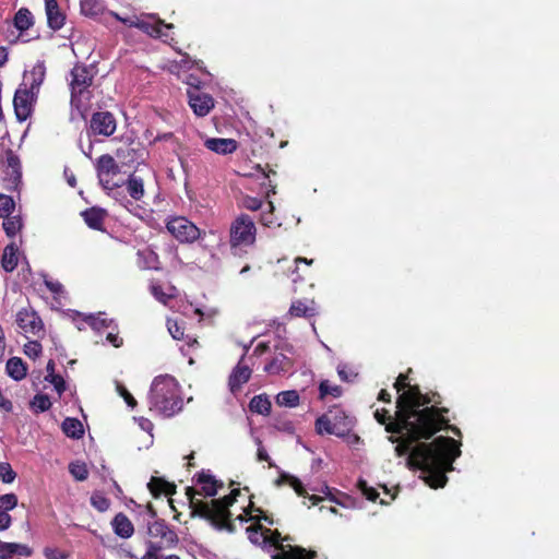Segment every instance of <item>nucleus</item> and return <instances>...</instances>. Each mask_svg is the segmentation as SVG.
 I'll return each instance as SVG.
<instances>
[{"instance_id":"nucleus-1","label":"nucleus","mask_w":559,"mask_h":559,"mask_svg":"<svg viewBox=\"0 0 559 559\" xmlns=\"http://www.w3.org/2000/svg\"><path fill=\"white\" fill-rule=\"evenodd\" d=\"M399 404L402 416L388 426V432L391 433L389 441L396 443V455H408V466L420 469L429 487H444L448 481L445 473L453 469V462L461 455V443L443 436L428 443L419 441L429 440L441 431L448 424L442 413H449V408L440 405L426 406L416 415L411 412L409 396L401 399Z\"/></svg>"},{"instance_id":"nucleus-2","label":"nucleus","mask_w":559,"mask_h":559,"mask_svg":"<svg viewBox=\"0 0 559 559\" xmlns=\"http://www.w3.org/2000/svg\"><path fill=\"white\" fill-rule=\"evenodd\" d=\"M193 480L200 488L187 487L186 496L189 500L191 516H199L209 521L216 530L234 533L236 526L231 521L229 508L236 502L240 495L239 488L231 489L230 493L218 499H212L211 502H204L197 496L214 497L218 489L223 487V483L218 481L209 472L202 471L198 473Z\"/></svg>"},{"instance_id":"nucleus-3","label":"nucleus","mask_w":559,"mask_h":559,"mask_svg":"<svg viewBox=\"0 0 559 559\" xmlns=\"http://www.w3.org/2000/svg\"><path fill=\"white\" fill-rule=\"evenodd\" d=\"M183 401L177 380L169 376L156 377L150 391V409L164 417H171L182 409Z\"/></svg>"},{"instance_id":"nucleus-4","label":"nucleus","mask_w":559,"mask_h":559,"mask_svg":"<svg viewBox=\"0 0 559 559\" xmlns=\"http://www.w3.org/2000/svg\"><path fill=\"white\" fill-rule=\"evenodd\" d=\"M404 396H409L411 400V412L413 414H420L421 409L426 406H432V405H441L442 404V397L441 395L436 391H429L426 393H423L421 391H418L416 388L409 389L406 393H401L396 397L395 402V413L392 415L390 411L385 408H380L374 412V418L380 425H384L385 431L388 432V426L390 423L397 421L400 419V416L402 414L400 413L401 406H400V400Z\"/></svg>"},{"instance_id":"nucleus-5","label":"nucleus","mask_w":559,"mask_h":559,"mask_svg":"<svg viewBox=\"0 0 559 559\" xmlns=\"http://www.w3.org/2000/svg\"><path fill=\"white\" fill-rule=\"evenodd\" d=\"M257 239L254 219L248 214L241 213L229 227V245L234 253L237 250L253 246Z\"/></svg>"},{"instance_id":"nucleus-6","label":"nucleus","mask_w":559,"mask_h":559,"mask_svg":"<svg viewBox=\"0 0 559 559\" xmlns=\"http://www.w3.org/2000/svg\"><path fill=\"white\" fill-rule=\"evenodd\" d=\"M70 78L71 104L80 108L83 99L91 98L90 88L94 82V73L87 66L76 63L70 72Z\"/></svg>"},{"instance_id":"nucleus-7","label":"nucleus","mask_w":559,"mask_h":559,"mask_svg":"<svg viewBox=\"0 0 559 559\" xmlns=\"http://www.w3.org/2000/svg\"><path fill=\"white\" fill-rule=\"evenodd\" d=\"M288 539V536L282 538L281 533L276 530L265 528V545L274 546L278 550L272 556V559H318L319 555L316 550H308L301 546L288 545L285 547L282 542Z\"/></svg>"},{"instance_id":"nucleus-8","label":"nucleus","mask_w":559,"mask_h":559,"mask_svg":"<svg viewBox=\"0 0 559 559\" xmlns=\"http://www.w3.org/2000/svg\"><path fill=\"white\" fill-rule=\"evenodd\" d=\"M166 228L181 243H192L201 237V230L185 216L168 219Z\"/></svg>"},{"instance_id":"nucleus-9","label":"nucleus","mask_w":559,"mask_h":559,"mask_svg":"<svg viewBox=\"0 0 559 559\" xmlns=\"http://www.w3.org/2000/svg\"><path fill=\"white\" fill-rule=\"evenodd\" d=\"M15 322L20 331L25 335L43 337L45 335V326L41 318L31 307L21 308L15 314Z\"/></svg>"},{"instance_id":"nucleus-10","label":"nucleus","mask_w":559,"mask_h":559,"mask_svg":"<svg viewBox=\"0 0 559 559\" xmlns=\"http://www.w3.org/2000/svg\"><path fill=\"white\" fill-rule=\"evenodd\" d=\"M96 171L99 183L105 190L112 191L122 186L114 180V177L120 173V167L111 155L103 154L98 157Z\"/></svg>"},{"instance_id":"nucleus-11","label":"nucleus","mask_w":559,"mask_h":559,"mask_svg":"<svg viewBox=\"0 0 559 559\" xmlns=\"http://www.w3.org/2000/svg\"><path fill=\"white\" fill-rule=\"evenodd\" d=\"M150 540L159 545L163 549L174 548L179 543L177 533L166 523L165 520H156L147 527Z\"/></svg>"},{"instance_id":"nucleus-12","label":"nucleus","mask_w":559,"mask_h":559,"mask_svg":"<svg viewBox=\"0 0 559 559\" xmlns=\"http://www.w3.org/2000/svg\"><path fill=\"white\" fill-rule=\"evenodd\" d=\"M117 128L115 116L109 111H96L90 120V132L94 135L108 138L112 135Z\"/></svg>"},{"instance_id":"nucleus-13","label":"nucleus","mask_w":559,"mask_h":559,"mask_svg":"<svg viewBox=\"0 0 559 559\" xmlns=\"http://www.w3.org/2000/svg\"><path fill=\"white\" fill-rule=\"evenodd\" d=\"M36 98L37 94L33 93L28 88L20 86L15 91L13 107L19 121H25L31 117Z\"/></svg>"},{"instance_id":"nucleus-14","label":"nucleus","mask_w":559,"mask_h":559,"mask_svg":"<svg viewBox=\"0 0 559 559\" xmlns=\"http://www.w3.org/2000/svg\"><path fill=\"white\" fill-rule=\"evenodd\" d=\"M188 103L198 117H205L214 108V98L199 87L188 90Z\"/></svg>"},{"instance_id":"nucleus-15","label":"nucleus","mask_w":559,"mask_h":559,"mask_svg":"<svg viewBox=\"0 0 559 559\" xmlns=\"http://www.w3.org/2000/svg\"><path fill=\"white\" fill-rule=\"evenodd\" d=\"M46 76V67L43 61H38L33 66L29 71H25L21 87L28 88L35 94H38L39 88Z\"/></svg>"},{"instance_id":"nucleus-16","label":"nucleus","mask_w":559,"mask_h":559,"mask_svg":"<svg viewBox=\"0 0 559 559\" xmlns=\"http://www.w3.org/2000/svg\"><path fill=\"white\" fill-rule=\"evenodd\" d=\"M328 415H331V420L333 425V429H335L337 432H335L336 437H345L348 435V432L352 430L353 421L352 419L346 415V413L337 407L334 406L328 411Z\"/></svg>"},{"instance_id":"nucleus-17","label":"nucleus","mask_w":559,"mask_h":559,"mask_svg":"<svg viewBox=\"0 0 559 559\" xmlns=\"http://www.w3.org/2000/svg\"><path fill=\"white\" fill-rule=\"evenodd\" d=\"M275 484L277 486L289 485L299 497H308V499L311 501L312 506L318 504L322 500L321 497L316 496V495L308 496L300 479L288 474V473L282 472L280 474L278 478L276 479Z\"/></svg>"},{"instance_id":"nucleus-18","label":"nucleus","mask_w":559,"mask_h":559,"mask_svg":"<svg viewBox=\"0 0 559 559\" xmlns=\"http://www.w3.org/2000/svg\"><path fill=\"white\" fill-rule=\"evenodd\" d=\"M45 11L49 28L59 31L66 23V14L60 9L57 0H45Z\"/></svg>"},{"instance_id":"nucleus-19","label":"nucleus","mask_w":559,"mask_h":559,"mask_svg":"<svg viewBox=\"0 0 559 559\" xmlns=\"http://www.w3.org/2000/svg\"><path fill=\"white\" fill-rule=\"evenodd\" d=\"M129 25L135 26L136 28L141 29L147 35L156 38L167 36V33H165L164 29H170L174 27L173 24H166L164 21L159 19L154 22L147 20H138L136 22L130 23Z\"/></svg>"},{"instance_id":"nucleus-20","label":"nucleus","mask_w":559,"mask_h":559,"mask_svg":"<svg viewBox=\"0 0 559 559\" xmlns=\"http://www.w3.org/2000/svg\"><path fill=\"white\" fill-rule=\"evenodd\" d=\"M136 263L141 270H162L159 257L151 247H145L136 252Z\"/></svg>"},{"instance_id":"nucleus-21","label":"nucleus","mask_w":559,"mask_h":559,"mask_svg":"<svg viewBox=\"0 0 559 559\" xmlns=\"http://www.w3.org/2000/svg\"><path fill=\"white\" fill-rule=\"evenodd\" d=\"M85 224L94 230H104V222L107 217V211L98 206H92L81 213Z\"/></svg>"},{"instance_id":"nucleus-22","label":"nucleus","mask_w":559,"mask_h":559,"mask_svg":"<svg viewBox=\"0 0 559 559\" xmlns=\"http://www.w3.org/2000/svg\"><path fill=\"white\" fill-rule=\"evenodd\" d=\"M251 377V369L242 364V359L233 370L229 376L228 385L233 393L240 390V388L249 381Z\"/></svg>"},{"instance_id":"nucleus-23","label":"nucleus","mask_w":559,"mask_h":559,"mask_svg":"<svg viewBox=\"0 0 559 559\" xmlns=\"http://www.w3.org/2000/svg\"><path fill=\"white\" fill-rule=\"evenodd\" d=\"M147 488L154 498H159L162 495L171 497L176 493V485L158 476L151 477Z\"/></svg>"},{"instance_id":"nucleus-24","label":"nucleus","mask_w":559,"mask_h":559,"mask_svg":"<svg viewBox=\"0 0 559 559\" xmlns=\"http://www.w3.org/2000/svg\"><path fill=\"white\" fill-rule=\"evenodd\" d=\"M204 145L207 150L215 152L217 154L227 155L234 153L238 143L234 139H223V138H211L204 142Z\"/></svg>"},{"instance_id":"nucleus-25","label":"nucleus","mask_w":559,"mask_h":559,"mask_svg":"<svg viewBox=\"0 0 559 559\" xmlns=\"http://www.w3.org/2000/svg\"><path fill=\"white\" fill-rule=\"evenodd\" d=\"M312 263V259L308 260L307 258L301 257L296 258L295 267L290 273L292 281L294 283H298L312 280V271L310 269Z\"/></svg>"},{"instance_id":"nucleus-26","label":"nucleus","mask_w":559,"mask_h":559,"mask_svg":"<svg viewBox=\"0 0 559 559\" xmlns=\"http://www.w3.org/2000/svg\"><path fill=\"white\" fill-rule=\"evenodd\" d=\"M32 554L33 550L27 545L0 540V559H12L14 556L29 557Z\"/></svg>"},{"instance_id":"nucleus-27","label":"nucleus","mask_w":559,"mask_h":559,"mask_svg":"<svg viewBox=\"0 0 559 559\" xmlns=\"http://www.w3.org/2000/svg\"><path fill=\"white\" fill-rule=\"evenodd\" d=\"M111 526L115 534L121 538H129L134 533V526L132 522L122 512H119L118 514L115 515V518L111 521Z\"/></svg>"},{"instance_id":"nucleus-28","label":"nucleus","mask_w":559,"mask_h":559,"mask_svg":"<svg viewBox=\"0 0 559 559\" xmlns=\"http://www.w3.org/2000/svg\"><path fill=\"white\" fill-rule=\"evenodd\" d=\"M293 368V360L284 354H277L265 365L264 370L271 374L288 372Z\"/></svg>"},{"instance_id":"nucleus-29","label":"nucleus","mask_w":559,"mask_h":559,"mask_svg":"<svg viewBox=\"0 0 559 559\" xmlns=\"http://www.w3.org/2000/svg\"><path fill=\"white\" fill-rule=\"evenodd\" d=\"M237 520L240 522L254 521L255 523H260V521L263 520L270 525L274 524V520L266 515L261 508H254L252 501H250V504L243 510V514L237 516Z\"/></svg>"},{"instance_id":"nucleus-30","label":"nucleus","mask_w":559,"mask_h":559,"mask_svg":"<svg viewBox=\"0 0 559 559\" xmlns=\"http://www.w3.org/2000/svg\"><path fill=\"white\" fill-rule=\"evenodd\" d=\"M5 370L8 374L16 381L24 379L27 373L26 364L19 357L10 358L7 361Z\"/></svg>"},{"instance_id":"nucleus-31","label":"nucleus","mask_w":559,"mask_h":559,"mask_svg":"<svg viewBox=\"0 0 559 559\" xmlns=\"http://www.w3.org/2000/svg\"><path fill=\"white\" fill-rule=\"evenodd\" d=\"M17 248L14 243L8 245L2 253L1 265L5 272H13L17 266Z\"/></svg>"},{"instance_id":"nucleus-32","label":"nucleus","mask_w":559,"mask_h":559,"mask_svg":"<svg viewBox=\"0 0 559 559\" xmlns=\"http://www.w3.org/2000/svg\"><path fill=\"white\" fill-rule=\"evenodd\" d=\"M61 428L63 433L72 439H80L84 435L83 425L76 418L67 417L63 420Z\"/></svg>"},{"instance_id":"nucleus-33","label":"nucleus","mask_w":559,"mask_h":559,"mask_svg":"<svg viewBox=\"0 0 559 559\" xmlns=\"http://www.w3.org/2000/svg\"><path fill=\"white\" fill-rule=\"evenodd\" d=\"M316 313L313 306H309L299 299L293 301L288 310V314L295 318H312Z\"/></svg>"},{"instance_id":"nucleus-34","label":"nucleus","mask_w":559,"mask_h":559,"mask_svg":"<svg viewBox=\"0 0 559 559\" xmlns=\"http://www.w3.org/2000/svg\"><path fill=\"white\" fill-rule=\"evenodd\" d=\"M81 13L85 16H98L105 12V4L103 0H81Z\"/></svg>"},{"instance_id":"nucleus-35","label":"nucleus","mask_w":559,"mask_h":559,"mask_svg":"<svg viewBox=\"0 0 559 559\" xmlns=\"http://www.w3.org/2000/svg\"><path fill=\"white\" fill-rule=\"evenodd\" d=\"M249 408L252 413L266 416L271 413L272 404L265 394H259L251 399Z\"/></svg>"},{"instance_id":"nucleus-36","label":"nucleus","mask_w":559,"mask_h":559,"mask_svg":"<svg viewBox=\"0 0 559 559\" xmlns=\"http://www.w3.org/2000/svg\"><path fill=\"white\" fill-rule=\"evenodd\" d=\"M34 25V17L27 8H21L14 15V26L24 32Z\"/></svg>"},{"instance_id":"nucleus-37","label":"nucleus","mask_w":559,"mask_h":559,"mask_svg":"<svg viewBox=\"0 0 559 559\" xmlns=\"http://www.w3.org/2000/svg\"><path fill=\"white\" fill-rule=\"evenodd\" d=\"M127 191L134 200H141L144 195L143 179L131 175L127 180Z\"/></svg>"},{"instance_id":"nucleus-38","label":"nucleus","mask_w":559,"mask_h":559,"mask_svg":"<svg viewBox=\"0 0 559 559\" xmlns=\"http://www.w3.org/2000/svg\"><path fill=\"white\" fill-rule=\"evenodd\" d=\"M300 402L296 390L282 391L276 395V404L285 407H296Z\"/></svg>"},{"instance_id":"nucleus-39","label":"nucleus","mask_w":559,"mask_h":559,"mask_svg":"<svg viewBox=\"0 0 559 559\" xmlns=\"http://www.w3.org/2000/svg\"><path fill=\"white\" fill-rule=\"evenodd\" d=\"M5 163L8 168L12 170L14 181L20 180L22 176L21 162L19 156L11 148L5 151Z\"/></svg>"},{"instance_id":"nucleus-40","label":"nucleus","mask_w":559,"mask_h":559,"mask_svg":"<svg viewBox=\"0 0 559 559\" xmlns=\"http://www.w3.org/2000/svg\"><path fill=\"white\" fill-rule=\"evenodd\" d=\"M248 538L255 545H265V528L261 523H254L247 528Z\"/></svg>"},{"instance_id":"nucleus-41","label":"nucleus","mask_w":559,"mask_h":559,"mask_svg":"<svg viewBox=\"0 0 559 559\" xmlns=\"http://www.w3.org/2000/svg\"><path fill=\"white\" fill-rule=\"evenodd\" d=\"M331 415H328V413L321 415L316 420V431L318 435H334L337 432L335 429H333V423L331 420Z\"/></svg>"},{"instance_id":"nucleus-42","label":"nucleus","mask_w":559,"mask_h":559,"mask_svg":"<svg viewBox=\"0 0 559 559\" xmlns=\"http://www.w3.org/2000/svg\"><path fill=\"white\" fill-rule=\"evenodd\" d=\"M31 408L35 413H44L51 407V401L47 394L38 393L31 401Z\"/></svg>"},{"instance_id":"nucleus-43","label":"nucleus","mask_w":559,"mask_h":559,"mask_svg":"<svg viewBox=\"0 0 559 559\" xmlns=\"http://www.w3.org/2000/svg\"><path fill=\"white\" fill-rule=\"evenodd\" d=\"M2 223L3 229L9 237H14L22 228V221L19 216H7L3 217Z\"/></svg>"},{"instance_id":"nucleus-44","label":"nucleus","mask_w":559,"mask_h":559,"mask_svg":"<svg viewBox=\"0 0 559 559\" xmlns=\"http://www.w3.org/2000/svg\"><path fill=\"white\" fill-rule=\"evenodd\" d=\"M69 472L79 481H83L88 477V469L83 462H72L69 464Z\"/></svg>"},{"instance_id":"nucleus-45","label":"nucleus","mask_w":559,"mask_h":559,"mask_svg":"<svg viewBox=\"0 0 559 559\" xmlns=\"http://www.w3.org/2000/svg\"><path fill=\"white\" fill-rule=\"evenodd\" d=\"M167 329L173 336V338L182 341L187 338V344H190V338L185 335V328L177 320H167Z\"/></svg>"},{"instance_id":"nucleus-46","label":"nucleus","mask_w":559,"mask_h":559,"mask_svg":"<svg viewBox=\"0 0 559 559\" xmlns=\"http://www.w3.org/2000/svg\"><path fill=\"white\" fill-rule=\"evenodd\" d=\"M320 399L323 400L326 395L338 397L342 395V388L340 385H332L329 380H323L319 385Z\"/></svg>"},{"instance_id":"nucleus-47","label":"nucleus","mask_w":559,"mask_h":559,"mask_svg":"<svg viewBox=\"0 0 559 559\" xmlns=\"http://www.w3.org/2000/svg\"><path fill=\"white\" fill-rule=\"evenodd\" d=\"M91 504L99 512H105L110 507V500L102 492H94L91 496Z\"/></svg>"},{"instance_id":"nucleus-48","label":"nucleus","mask_w":559,"mask_h":559,"mask_svg":"<svg viewBox=\"0 0 559 559\" xmlns=\"http://www.w3.org/2000/svg\"><path fill=\"white\" fill-rule=\"evenodd\" d=\"M15 209V202L12 197L0 193V217H7Z\"/></svg>"},{"instance_id":"nucleus-49","label":"nucleus","mask_w":559,"mask_h":559,"mask_svg":"<svg viewBox=\"0 0 559 559\" xmlns=\"http://www.w3.org/2000/svg\"><path fill=\"white\" fill-rule=\"evenodd\" d=\"M393 386L399 394L406 393L412 388H416L418 391H421L418 384H411L408 382V376L406 373H400Z\"/></svg>"},{"instance_id":"nucleus-50","label":"nucleus","mask_w":559,"mask_h":559,"mask_svg":"<svg viewBox=\"0 0 559 559\" xmlns=\"http://www.w3.org/2000/svg\"><path fill=\"white\" fill-rule=\"evenodd\" d=\"M263 201L259 198L243 195L240 200V206L249 211H259L263 207Z\"/></svg>"},{"instance_id":"nucleus-51","label":"nucleus","mask_w":559,"mask_h":559,"mask_svg":"<svg viewBox=\"0 0 559 559\" xmlns=\"http://www.w3.org/2000/svg\"><path fill=\"white\" fill-rule=\"evenodd\" d=\"M17 506V496L13 492L0 496V511L9 512Z\"/></svg>"},{"instance_id":"nucleus-52","label":"nucleus","mask_w":559,"mask_h":559,"mask_svg":"<svg viewBox=\"0 0 559 559\" xmlns=\"http://www.w3.org/2000/svg\"><path fill=\"white\" fill-rule=\"evenodd\" d=\"M266 207L267 210H263L261 215H260V223L264 226H272L275 224V217H274V205H273V202L271 201H267L266 202Z\"/></svg>"},{"instance_id":"nucleus-53","label":"nucleus","mask_w":559,"mask_h":559,"mask_svg":"<svg viewBox=\"0 0 559 559\" xmlns=\"http://www.w3.org/2000/svg\"><path fill=\"white\" fill-rule=\"evenodd\" d=\"M16 477V473L12 469L11 465L7 462L0 463V478L5 484H11Z\"/></svg>"},{"instance_id":"nucleus-54","label":"nucleus","mask_w":559,"mask_h":559,"mask_svg":"<svg viewBox=\"0 0 559 559\" xmlns=\"http://www.w3.org/2000/svg\"><path fill=\"white\" fill-rule=\"evenodd\" d=\"M45 380L53 385L59 396H61L67 390L66 381L61 374H55L52 377L45 378Z\"/></svg>"},{"instance_id":"nucleus-55","label":"nucleus","mask_w":559,"mask_h":559,"mask_svg":"<svg viewBox=\"0 0 559 559\" xmlns=\"http://www.w3.org/2000/svg\"><path fill=\"white\" fill-rule=\"evenodd\" d=\"M41 344L37 341H33V342H28L25 347H24V353L29 357V358H36L40 355L41 353Z\"/></svg>"},{"instance_id":"nucleus-56","label":"nucleus","mask_w":559,"mask_h":559,"mask_svg":"<svg viewBox=\"0 0 559 559\" xmlns=\"http://www.w3.org/2000/svg\"><path fill=\"white\" fill-rule=\"evenodd\" d=\"M146 546V552L142 556L141 559H158V554L163 550V548L159 545L153 544V540H147Z\"/></svg>"},{"instance_id":"nucleus-57","label":"nucleus","mask_w":559,"mask_h":559,"mask_svg":"<svg viewBox=\"0 0 559 559\" xmlns=\"http://www.w3.org/2000/svg\"><path fill=\"white\" fill-rule=\"evenodd\" d=\"M44 556L46 559H68L69 554L58 548L46 547L44 549Z\"/></svg>"},{"instance_id":"nucleus-58","label":"nucleus","mask_w":559,"mask_h":559,"mask_svg":"<svg viewBox=\"0 0 559 559\" xmlns=\"http://www.w3.org/2000/svg\"><path fill=\"white\" fill-rule=\"evenodd\" d=\"M359 488L368 500L374 502L379 498V492L374 488L369 487L366 480H359Z\"/></svg>"},{"instance_id":"nucleus-59","label":"nucleus","mask_w":559,"mask_h":559,"mask_svg":"<svg viewBox=\"0 0 559 559\" xmlns=\"http://www.w3.org/2000/svg\"><path fill=\"white\" fill-rule=\"evenodd\" d=\"M117 390L120 394L121 397H123L124 402L128 404V406L130 407H135L136 406V401L135 399L132 396V394L127 390L126 386H123L122 384H118L117 385Z\"/></svg>"},{"instance_id":"nucleus-60","label":"nucleus","mask_w":559,"mask_h":559,"mask_svg":"<svg viewBox=\"0 0 559 559\" xmlns=\"http://www.w3.org/2000/svg\"><path fill=\"white\" fill-rule=\"evenodd\" d=\"M44 283L52 294H61L63 292L62 284L57 281L49 280L47 275L44 276Z\"/></svg>"},{"instance_id":"nucleus-61","label":"nucleus","mask_w":559,"mask_h":559,"mask_svg":"<svg viewBox=\"0 0 559 559\" xmlns=\"http://www.w3.org/2000/svg\"><path fill=\"white\" fill-rule=\"evenodd\" d=\"M257 456H258V460L261 461V462H267L269 463V467H275L276 465L271 461V457L270 455L267 454L266 450L264 449V447H262L260 444V447L258 448V452H257Z\"/></svg>"},{"instance_id":"nucleus-62","label":"nucleus","mask_w":559,"mask_h":559,"mask_svg":"<svg viewBox=\"0 0 559 559\" xmlns=\"http://www.w3.org/2000/svg\"><path fill=\"white\" fill-rule=\"evenodd\" d=\"M12 524V518L9 513L0 511V531L8 530Z\"/></svg>"},{"instance_id":"nucleus-63","label":"nucleus","mask_w":559,"mask_h":559,"mask_svg":"<svg viewBox=\"0 0 559 559\" xmlns=\"http://www.w3.org/2000/svg\"><path fill=\"white\" fill-rule=\"evenodd\" d=\"M106 340L115 347H120L122 345V338L118 336V334L108 333Z\"/></svg>"},{"instance_id":"nucleus-64","label":"nucleus","mask_w":559,"mask_h":559,"mask_svg":"<svg viewBox=\"0 0 559 559\" xmlns=\"http://www.w3.org/2000/svg\"><path fill=\"white\" fill-rule=\"evenodd\" d=\"M269 349H270L269 344H267V343H265V342H261V343H259V344L254 347L253 353H254L255 355H262V354H264L265 352H267Z\"/></svg>"}]
</instances>
